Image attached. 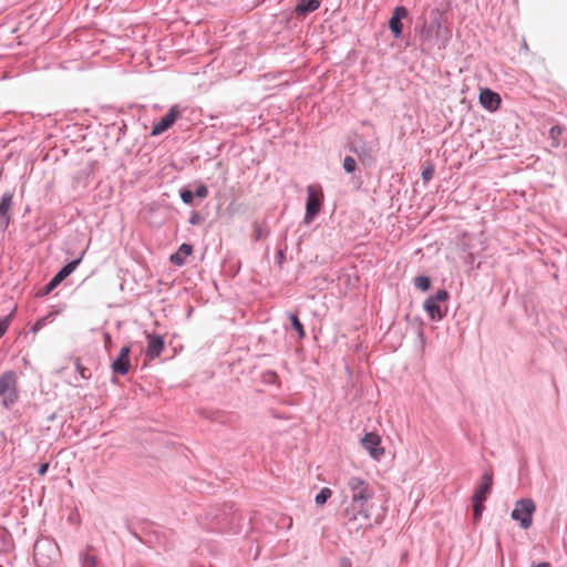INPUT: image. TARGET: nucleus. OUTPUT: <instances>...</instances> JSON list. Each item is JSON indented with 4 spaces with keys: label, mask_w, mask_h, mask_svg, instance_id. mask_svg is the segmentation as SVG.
I'll return each mask as SVG.
<instances>
[{
    "label": "nucleus",
    "mask_w": 567,
    "mask_h": 567,
    "mask_svg": "<svg viewBox=\"0 0 567 567\" xmlns=\"http://www.w3.org/2000/svg\"><path fill=\"white\" fill-rule=\"evenodd\" d=\"M347 485L351 501L343 511L344 524L350 525L359 518H362L363 523L355 527L359 529L369 524L370 514L368 502L372 499L374 492L368 482L357 476L350 477Z\"/></svg>",
    "instance_id": "nucleus-1"
},
{
    "label": "nucleus",
    "mask_w": 567,
    "mask_h": 567,
    "mask_svg": "<svg viewBox=\"0 0 567 567\" xmlns=\"http://www.w3.org/2000/svg\"><path fill=\"white\" fill-rule=\"evenodd\" d=\"M18 378L14 371H6L0 375V402L12 408L18 401Z\"/></svg>",
    "instance_id": "nucleus-2"
},
{
    "label": "nucleus",
    "mask_w": 567,
    "mask_h": 567,
    "mask_svg": "<svg viewBox=\"0 0 567 567\" xmlns=\"http://www.w3.org/2000/svg\"><path fill=\"white\" fill-rule=\"evenodd\" d=\"M306 214L303 223L310 225L320 213L323 202V193L320 186L309 185L307 187Z\"/></svg>",
    "instance_id": "nucleus-3"
},
{
    "label": "nucleus",
    "mask_w": 567,
    "mask_h": 567,
    "mask_svg": "<svg viewBox=\"0 0 567 567\" xmlns=\"http://www.w3.org/2000/svg\"><path fill=\"white\" fill-rule=\"evenodd\" d=\"M535 511L536 505L532 498H520L516 501L511 517L512 519L519 522V526L523 529H528L533 524V514Z\"/></svg>",
    "instance_id": "nucleus-4"
},
{
    "label": "nucleus",
    "mask_w": 567,
    "mask_h": 567,
    "mask_svg": "<svg viewBox=\"0 0 567 567\" xmlns=\"http://www.w3.org/2000/svg\"><path fill=\"white\" fill-rule=\"evenodd\" d=\"M449 298L450 293L445 289H440L434 295L426 298L423 308L432 321H440L446 316V309H442L441 303L446 302Z\"/></svg>",
    "instance_id": "nucleus-5"
},
{
    "label": "nucleus",
    "mask_w": 567,
    "mask_h": 567,
    "mask_svg": "<svg viewBox=\"0 0 567 567\" xmlns=\"http://www.w3.org/2000/svg\"><path fill=\"white\" fill-rule=\"evenodd\" d=\"M82 257L69 261L53 278L39 291L40 296H47L53 291L66 277H69L80 265Z\"/></svg>",
    "instance_id": "nucleus-6"
},
{
    "label": "nucleus",
    "mask_w": 567,
    "mask_h": 567,
    "mask_svg": "<svg viewBox=\"0 0 567 567\" xmlns=\"http://www.w3.org/2000/svg\"><path fill=\"white\" fill-rule=\"evenodd\" d=\"M181 115V109L178 105H173L168 112L153 125L151 135L157 136L168 131Z\"/></svg>",
    "instance_id": "nucleus-7"
},
{
    "label": "nucleus",
    "mask_w": 567,
    "mask_h": 567,
    "mask_svg": "<svg viewBox=\"0 0 567 567\" xmlns=\"http://www.w3.org/2000/svg\"><path fill=\"white\" fill-rule=\"evenodd\" d=\"M361 445L369 452L370 456L377 461L384 455V449L381 446V437L374 432L365 433L361 439Z\"/></svg>",
    "instance_id": "nucleus-8"
},
{
    "label": "nucleus",
    "mask_w": 567,
    "mask_h": 567,
    "mask_svg": "<svg viewBox=\"0 0 567 567\" xmlns=\"http://www.w3.org/2000/svg\"><path fill=\"white\" fill-rule=\"evenodd\" d=\"M493 487V472L485 471L482 475V481L477 485L472 496L473 503H484L491 494Z\"/></svg>",
    "instance_id": "nucleus-9"
},
{
    "label": "nucleus",
    "mask_w": 567,
    "mask_h": 567,
    "mask_svg": "<svg viewBox=\"0 0 567 567\" xmlns=\"http://www.w3.org/2000/svg\"><path fill=\"white\" fill-rule=\"evenodd\" d=\"M409 16V11L403 6H398L393 9L392 16L389 19V29L392 32L394 39L402 37L403 23L402 20Z\"/></svg>",
    "instance_id": "nucleus-10"
},
{
    "label": "nucleus",
    "mask_w": 567,
    "mask_h": 567,
    "mask_svg": "<svg viewBox=\"0 0 567 567\" xmlns=\"http://www.w3.org/2000/svg\"><path fill=\"white\" fill-rule=\"evenodd\" d=\"M131 347L124 346L121 348L118 355L111 363V370L114 374L125 375L131 369L130 360Z\"/></svg>",
    "instance_id": "nucleus-11"
},
{
    "label": "nucleus",
    "mask_w": 567,
    "mask_h": 567,
    "mask_svg": "<svg viewBox=\"0 0 567 567\" xmlns=\"http://www.w3.org/2000/svg\"><path fill=\"white\" fill-rule=\"evenodd\" d=\"M13 205V194L6 192L0 197V230L6 231L11 223L10 210Z\"/></svg>",
    "instance_id": "nucleus-12"
},
{
    "label": "nucleus",
    "mask_w": 567,
    "mask_h": 567,
    "mask_svg": "<svg viewBox=\"0 0 567 567\" xmlns=\"http://www.w3.org/2000/svg\"><path fill=\"white\" fill-rule=\"evenodd\" d=\"M478 99L481 105L491 112L498 110L502 103L499 94L488 87L481 89Z\"/></svg>",
    "instance_id": "nucleus-13"
},
{
    "label": "nucleus",
    "mask_w": 567,
    "mask_h": 567,
    "mask_svg": "<svg viewBox=\"0 0 567 567\" xmlns=\"http://www.w3.org/2000/svg\"><path fill=\"white\" fill-rule=\"evenodd\" d=\"M349 151L354 153L362 163L373 161L374 150L363 141L351 143L349 145Z\"/></svg>",
    "instance_id": "nucleus-14"
},
{
    "label": "nucleus",
    "mask_w": 567,
    "mask_h": 567,
    "mask_svg": "<svg viewBox=\"0 0 567 567\" xmlns=\"http://www.w3.org/2000/svg\"><path fill=\"white\" fill-rule=\"evenodd\" d=\"M164 349V338L159 334L147 336L146 355L150 359H155L161 355Z\"/></svg>",
    "instance_id": "nucleus-15"
},
{
    "label": "nucleus",
    "mask_w": 567,
    "mask_h": 567,
    "mask_svg": "<svg viewBox=\"0 0 567 567\" xmlns=\"http://www.w3.org/2000/svg\"><path fill=\"white\" fill-rule=\"evenodd\" d=\"M320 0H298L295 7V14L299 18H306L320 7Z\"/></svg>",
    "instance_id": "nucleus-16"
},
{
    "label": "nucleus",
    "mask_w": 567,
    "mask_h": 567,
    "mask_svg": "<svg viewBox=\"0 0 567 567\" xmlns=\"http://www.w3.org/2000/svg\"><path fill=\"white\" fill-rule=\"evenodd\" d=\"M193 246L190 244H182L178 250L171 255L169 260L176 266L185 265V257L193 254Z\"/></svg>",
    "instance_id": "nucleus-17"
},
{
    "label": "nucleus",
    "mask_w": 567,
    "mask_h": 567,
    "mask_svg": "<svg viewBox=\"0 0 567 567\" xmlns=\"http://www.w3.org/2000/svg\"><path fill=\"white\" fill-rule=\"evenodd\" d=\"M270 230L267 225L259 224L258 221H254L252 224V237L255 241H259L266 237H268Z\"/></svg>",
    "instance_id": "nucleus-18"
},
{
    "label": "nucleus",
    "mask_w": 567,
    "mask_h": 567,
    "mask_svg": "<svg viewBox=\"0 0 567 567\" xmlns=\"http://www.w3.org/2000/svg\"><path fill=\"white\" fill-rule=\"evenodd\" d=\"M81 567H101L100 561L95 555H91L87 551L80 554Z\"/></svg>",
    "instance_id": "nucleus-19"
},
{
    "label": "nucleus",
    "mask_w": 567,
    "mask_h": 567,
    "mask_svg": "<svg viewBox=\"0 0 567 567\" xmlns=\"http://www.w3.org/2000/svg\"><path fill=\"white\" fill-rule=\"evenodd\" d=\"M564 132V128L560 125H554L549 130V140L550 145L553 147H558L560 145V136Z\"/></svg>",
    "instance_id": "nucleus-20"
},
{
    "label": "nucleus",
    "mask_w": 567,
    "mask_h": 567,
    "mask_svg": "<svg viewBox=\"0 0 567 567\" xmlns=\"http://www.w3.org/2000/svg\"><path fill=\"white\" fill-rule=\"evenodd\" d=\"M289 319L291 322V327L297 331L300 339H303L306 337V331L303 328V324L299 320V317L297 313H290Z\"/></svg>",
    "instance_id": "nucleus-21"
},
{
    "label": "nucleus",
    "mask_w": 567,
    "mask_h": 567,
    "mask_svg": "<svg viewBox=\"0 0 567 567\" xmlns=\"http://www.w3.org/2000/svg\"><path fill=\"white\" fill-rule=\"evenodd\" d=\"M435 166L431 161H426L422 168L421 177L424 183H429L434 176Z\"/></svg>",
    "instance_id": "nucleus-22"
},
{
    "label": "nucleus",
    "mask_w": 567,
    "mask_h": 567,
    "mask_svg": "<svg viewBox=\"0 0 567 567\" xmlns=\"http://www.w3.org/2000/svg\"><path fill=\"white\" fill-rule=\"evenodd\" d=\"M414 286L425 292L431 288V279L425 275L416 276L414 278Z\"/></svg>",
    "instance_id": "nucleus-23"
},
{
    "label": "nucleus",
    "mask_w": 567,
    "mask_h": 567,
    "mask_svg": "<svg viewBox=\"0 0 567 567\" xmlns=\"http://www.w3.org/2000/svg\"><path fill=\"white\" fill-rule=\"evenodd\" d=\"M179 197H181V199L183 200L184 204L193 206L194 205V198L196 196H195V192L194 190H192V189H189L187 187H183L179 190Z\"/></svg>",
    "instance_id": "nucleus-24"
},
{
    "label": "nucleus",
    "mask_w": 567,
    "mask_h": 567,
    "mask_svg": "<svg viewBox=\"0 0 567 567\" xmlns=\"http://www.w3.org/2000/svg\"><path fill=\"white\" fill-rule=\"evenodd\" d=\"M332 492L329 487H323L317 495H316V504L317 505H323L327 503V501L331 497Z\"/></svg>",
    "instance_id": "nucleus-25"
},
{
    "label": "nucleus",
    "mask_w": 567,
    "mask_h": 567,
    "mask_svg": "<svg viewBox=\"0 0 567 567\" xmlns=\"http://www.w3.org/2000/svg\"><path fill=\"white\" fill-rule=\"evenodd\" d=\"M342 167L347 173L351 174L357 168V162L352 156H346L342 163Z\"/></svg>",
    "instance_id": "nucleus-26"
},
{
    "label": "nucleus",
    "mask_w": 567,
    "mask_h": 567,
    "mask_svg": "<svg viewBox=\"0 0 567 567\" xmlns=\"http://www.w3.org/2000/svg\"><path fill=\"white\" fill-rule=\"evenodd\" d=\"M50 318H53V313H49L48 316L42 317L39 320H37L34 322V324L31 327V331L33 333H37L38 331H40L47 324V322Z\"/></svg>",
    "instance_id": "nucleus-27"
},
{
    "label": "nucleus",
    "mask_w": 567,
    "mask_h": 567,
    "mask_svg": "<svg viewBox=\"0 0 567 567\" xmlns=\"http://www.w3.org/2000/svg\"><path fill=\"white\" fill-rule=\"evenodd\" d=\"M75 370L79 372V374L81 375L82 379H90L91 378V372L87 368H85L84 365H82L81 363V360L78 358L75 359Z\"/></svg>",
    "instance_id": "nucleus-28"
},
{
    "label": "nucleus",
    "mask_w": 567,
    "mask_h": 567,
    "mask_svg": "<svg viewBox=\"0 0 567 567\" xmlns=\"http://www.w3.org/2000/svg\"><path fill=\"white\" fill-rule=\"evenodd\" d=\"M12 318H13V312L9 313L4 318H0V338L7 332Z\"/></svg>",
    "instance_id": "nucleus-29"
},
{
    "label": "nucleus",
    "mask_w": 567,
    "mask_h": 567,
    "mask_svg": "<svg viewBox=\"0 0 567 567\" xmlns=\"http://www.w3.org/2000/svg\"><path fill=\"white\" fill-rule=\"evenodd\" d=\"M472 507H473L474 522H478L481 519L482 513L485 508L484 503H473L472 502Z\"/></svg>",
    "instance_id": "nucleus-30"
},
{
    "label": "nucleus",
    "mask_w": 567,
    "mask_h": 567,
    "mask_svg": "<svg viewBox=\"0 0 567 567\" xmlns=\"http://www.w3.org/2000/svg\"><path fill=\"white\" fill-rule=\"evenodd\" d=\"M195 192V196L204 199L209 195L208 188L205 184H198Z\"/></svg>",
    "instance_id": "nucleus-31"
},
{
    "label": "nucleus",
    "mask_w": 567,
    "mask_h": 567,
    "mask_svg": "<svg viewBox=\"0 0 567 567\" xmlns=\"http://www.w3.org/2000/svg\"><path fill=\"white\" fill-rule=\"evenodd\" d=\"M41 547L42 545L39 544V543H35L34 545V559L37 560L38 564H47V561L42 560L41 558Z\"/></svg>",
    "instance_id": "nucleus-32"
},
{
    "label": "nucleus",
    "mask_w": 567,
    "mask_h": 567,
    "mask_svg": "<svg viewBox=\"0 0 567 567\" xmlns=\"http://www.w3.org/2000/svg\"><path fill=\"white\" fill-rule=\"evenodd\" d=\"M202 220H203V218H202L200 214L197 212H193L189 216L188 223L190 225H198L202 223Z\"/></svg>",
    "instance_id": "nucleus-33"
},
{
    "label": "nucleus",
    "mask_w": 567,
    "mask_h": 567,
    "mask_svg": "<svg viewBox=\"0 0 567 567\" xmlns=\"http://www.w3.org/2000/svg\"><path fill=\"white\" fill-rule=\"evenodd\" d=\"M49 463H42L40 464L39 468H38V474L43 476L47 474L48 470H49Z\"/></svg>",
    "instance_id": "nucleus-34"
},
{
    "label": "nucleus",
    "mask_w": 567,
    "mask_h": 567,
    "mask_svg": "<svg viewBox=\"0 0 567 567\" xmlns=\"http://www.w3.org/2000/svg\"><path fill=\"white\" fill-rule=\"evenodd\" d=\"M339 567H352V563H351V560L349 558L342 557L339 560Z\"/></svg>",
    "instance_id": "nucleus-35"
},
{
    "label": "nucleus",
    "mask_w": 567,
    "mask_h": 567,
    "mask_svg": "<svg viewBox=\"0 0 567 567\" xmlns=\"http://www.w3.org/2000/svg\"><path fill=\"white\" fill-rule=\"evenodd\" d=\"M436 28V33L440 32L441 28H442V23H441V20L439 18H435L431 24V28Z\"/></svg>",
    "instance_id": "nucleus-36"
},
{
    "label": "nucleus",
    "mask_w": 567,
    "mask_h": 567,
    "mask_svg": "<svg viewBox=\"0 0 567 567\" xmlns=\"http://www.w3.org/2000/svg\"><path fill=\"white\" fill-rule=\"evenodd\" d=\"M276 258H277L278 265L281 266V264H282V261L285 259V251L282 249H279L277 251V257Z\"/></svg>",
    "instance_id": "nucleus-37"
},
{
    "label": "nucleus",
    "mask_w": 567,
    "mask_h": 567,
    "mask_svg": "<svg viewBox=\"0 0 567 567\" xmlns=\"http://www.w3.org/2000/svg\"><path fill=\"white\" fill-rule=\"evenodd\" d=\"M104 339H105V347H107L109 344L112 343V338H111L110 333L105 332Z\"/></svg>",
    "instance_id": "nucleus-38"
},
{
    "label": "nucleus",
    "mask_w": 567,
    "mask_h": 567,
    "mask_svg": "<svg viewBox=\"0 0 567 567\" xmlns=\"http://www.w3.org/2000/svg\"><path fill=\"white\" fill-rule=\"evenodd\" d=\"M532 567H551V566L547 561H542V563H538V564H534Z\"/></svg>",
    "instance_id": "nucleus-39"
},
{
    "label": "nucleus",
    "mask_w": 567,
    "mask_h": 567,
    "mask_svg": "<svg viewBox=\"0 0 567 567\" xmlns=\"http://www.w3.org/2000/svg\"><path fill=\"white\" fill-rule=\"evenodd\" d=\"M132 535L137 538L140 542H143L142 538L140 537V535L135 532H132Z\"/></svg>",
    "instance_id": "nucleus-40"
},
{
    "label": "nucleus",
    "mask_w": 567,
    "mask_h": 567,
    "mask_svg": "<svg viewBox=\"0 0 567 567\" xmlns=\"http://www.w3.org/2000/svg\"><path fill=\"white\" fill-rule=\"evenodd\" d=\"M269 375H271V378H276V373L275 372H269Z\"/></svg>",
    "instance_id": "nucleus-41"
}]
</instances>
